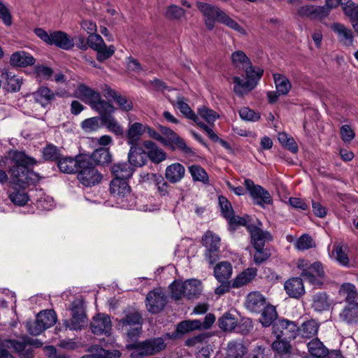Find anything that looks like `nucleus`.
I'll use <instances>...</instances> for the list:
<instances>
[{"instance_id": "obj_10", "label": "nucleus", "mask_w": 358, "mask_h": 358, "mask_svg": "<svg viewBox=\"0 0 358 358\" xmlns=\"http://www.w3.org/2000/svg\"><path fill=\"white\" fill-rule=\"evenodd\" d=\"M160 131L165 136L163 137V141H161L162 144L170 147L173 150L178 149L186 154L192 152V149L187 146L185 141L172 129L161 126Z\"/></svg>"}, {"instance_id": "obj_49", "label": "nucleus", "mask_w": 358, "mask_h": 358, "mask_svg": "<svg viewBox=\"0 0 358 358\" xmlns=\"http://www.w3.org/2000/svg\"><path fill=\"white\" fill-rule=\"evenodd\" d=\"M88 118L82 122V128L86 131H93L101 128L103 125L104 115Z\"/></svg>"}, {"instance_id": "obj_29", "label": "nucleus", "mask_w": 358, "mask_h": 358, "mask_svg": "<svg viewBox=\"0 0 358 358\" xmlns=\"http://www.w3.org/2000/svg\"><path fill=\"white\" fill-rule=\"evenodd\" d=\"M340 319L347 324L358 322V304H347L339 314Z\"/></svg>"}, {"instance_id": "obj_59", "label": "nucleus", "mask_w": 358, "mask_h": 358, "mask_svg": "<svg viewBox=\"0 0 358 358\" xmlns=\"http://www.w3.org/2000/svg\"><path fill=\"white\" fill-rule=\"evenodd\" d=\"M341 5L345 14L350 17L352 21L358 20V5L350 0Z\"/></svg>"}, {"instance_id": "obj_47", "label": "nucleus", "mask_w": 358, "mask_h": 358, "mask_svg": "<svg viewBox=\"0 0 358 358\" xmlns=\"http://www.w3.org/2000/svg\"><path fill=\"white\" fill-rule=\"evenodd\" d=\"M219 327L224 331H231L235 329L238 324L237 319L229 313H224L218 320Z\"/></svg>"}, {"instance_id": "obj_55", "label": "nucleus", "mask_w": 358, "mask_h": 358, "mask_svg": "<svg viewBox=\"0 0 358 358\" xmlns=\"http://www.w3.org/2000/svg\"><path fill=\"white\" fill-rule=\"evenodd\" d=\"M10 200L15 205L24 206L29 200V196L22 190H16L9 194Z\"/></svg>"}, {"instance_id": "obj_20", "label": "nucleus", "mask_w": 358, "mask_h": 358, "mask_svg": "<svg viewBox=\"0 0 358 358\" xmlns=\"http://www.w3.org/2000/svg\"><path fill=\"white\" fill-rule=\"evenodd\" d=\"M143 181L148 180L152 182L157 189L159 194L162 196H168L170 191V185L160 174L147 173L143 176Z\"/></svg>"}, {"instance_id": "obj_27", "label": "nucleus", "mask_w": 358, "mask_h": 358, "mask_svg": "<svg viewBox=\"0 0 358 358\" xmlns=\"http://www.w3.org/2000/svg\"><path fill=\"white\" fill-rule=\"evenodd\" d=\"M257 269L254 267H250L245 269L238 274L233 280L232 287L238 288L250 283L257 276Z\"/></svg>"}, {"instance_id": "obj_34", "label": "nucleus", "mask_w": 358, "mask_h": 358, "mask_svg": "<svg viewBox=\"0 0 358 358\" xmlns=\"http://www.w3.org/2000/svg\"><path fill=\"white\" fill-rule=\"evenodd\" d=\"M36 102L45 107L55 99V94L47 87H41L34 93Z\"/></svg>"}, {"instance_id": "obj_62", "label": "nucleus", "mask_w": 358, "mask_h": 358, "mask_svg": "<svg viewBox=\"0 0 358 358\" xmlns=\"http://www.w3.org/2000/svg\"><path fill=\"white\" fill-rule=\"evenodd\" d=\"M219 204L223 216L227 220L234 214V210L230 201L224 196L218 198Z\"/></svg>"}, {"instance_id": "obj_38", "label": "nucleus", "mask_w": 358, "mask_h": 358, "mask_svg": "<svg viewBox=\"0 0 358 358\" xmlns=\"http://www.w3.org/2000/svg\"><path fill=\"white\" fill-rule=\"evenodd\" d=\"M310 264L307 260L299 259L298 262L297 266L301 270V276L304 280L313 285H321L322 282L319 279H317L313 273L310 272Z\"/></svg>"}, {"instance_id": "obj_23", "label": "nucleus", "mask_w": 358, "mask_h": 358, "mask_svg": "<svg viewBox=\"0 0 358 358\" xmlns=\"http://www.w3.org/2000/svg\"><path fill=\"white\" fill-rule=\"evenodd\" d=\"M338 294L344 299L347 304H358V292L353 284L343 283L339 287Z\"/></svg>"}, {"instance_id": "obj_36", "label": "nucleus", "mask_w": 358, "mask_h": 358, "mask_svg": "<svg viewBox=\"0 0 358 358\" xmlns=\"http://www.w3.org/2000/svg\"><path fill=\"white\" fill-rule=\"evenodd\" d=\"M144 125L135 122L130 125L127 131L128 143L131 146H136L141 136L144 133Z\"/></svg>"}, {"instance_id": "obj_8", "label": "nucleus", "mask_w": 358, "mask_h": 358, "mask_svg": "<svg viewBox=\"0 0 358 358\" xmlns=\"http://www.w3.org/2000/svg\"><path fill=\"white\" fill-rule=\"evenodd\" d=\"M196 8L203 15L205 24L208 29L212 30L215 27L216 22H219L224 11L219 7L208 3L197 1Z\"/></svg>"}, {"instance_id": "obj_33", "label": "nucleus", "mask_w": 358, "mask_h": 358, "mask_svg": "<svg viewBox=\"0 0 358 358\" xmlns=\"http://www.w3.org/2000/svg\"><path fill=\"white\" fill-rule=\"evenodd\" d=\"M307 347L308 352L311 355L310 357L322 358L326 357L328 352L327 348L317 338H315L308 342Z\"/></svg>"}, {"instance_id": "obj_42", "label": "nucleus", "mask_w": 358, "mask_h": 358, "mask_svg": "<svg viewBox=\"0 0 358 358\" xmlns=\"http://www.w3.org/2000/svg\"><path fill=\"white\" fill-rule=\"evenodd\" d=\"M246 353V348L241 342L231 341L228 343L227 358H243Z\"/></svg>"}, {"instance_id": "obj_3", "label": "nucleus", "mask_w": 358, "mask_h": 358, "mask_svg": "<svg viewBox=\"0 0 358 358\" xmlns=\"http://www.w3.org/2000/svg\"><path fill=\"white\" fill-rule=\"evenodd\" d=\"M246 81L238 76L233 77L234 91L239 96H243L250 92L257 85L261 79L264 71L250 64L245 69Z\"/></svg>"}, {"instance_id": "obj_15", "label": "nucleus", "mask_w": 358, "mask_h": 358, "mask_svg": "<svg viewBox=\"0 0 358 358\" xmlns=\"http://www.w3.org/2000/svg\"><path fill=\"white\" fill-rule=\"evenodd\" d=\"M87 155H78L76 157H66L58 160L57 166L59 170L65 173L71 174L76 173L81 164H87Z\"/></svg>"}, {"instance_id": "obj_39", "label": "nucleus", "mask_w": 358, "mask_h": 358, "mask_svg": "<svg viewBox=\"0 0 358 358\" xmlns=\"http://www.w3.org/2000/svg\"><path fill=\"white\" fill-rule=\"evenodd\" d=\"M36 318L44 330L53 326L57 321V315L54 310H46L41 311Z\"/></svg>"}, {"instance_id": "obj_51", "label": "nucleus", "mask_w": 358, "mask_h": 358, "mask_svg": "<svg viewBox=\"0 0 358 358\" xmlns=\"http://www.w3.org/2000/svg\"><path fill=\"white\" fill-rule=\"evenodd\" d=\"M278 139L282 147L289 150L293 153L298 152L299 148L294 138L285 132H280L278 135Z\"/></svg>"}, {"instance_id": "obj_4", "label": "nucleus", "mask_w": 358, "mask_h": 358, "mask_svg": "<svg viewBox=\"0 0 358 358\" xmlns=\"http://www.w3.org/2000/svg\"><path fill=\"white\" fill-rule=\"evenodd\" d=\"M79 96L87 103L90 104L92 109L96 112H111V104L101 99L99 92L94 90L85 84H79L77 88Z\"/></svg>"}, {"instance_id": "obj_6", "label": "nucleus", "mask_w": 358, "mask_h": 358, "mask_svg": "<svg viewBox=\"0 0 358 358\" xmlns=\"http://www.w3.org/2000/svg\"><path fill=\"white\" fill-rule=\"evenodd\" d=\"M72 317L70 320H65L64 324L71 330H80L87 324V316L83 308L81 300L76 299L73 301L71 308Z\"/></svg>"}, {"instance_id": "obj_60", "label": "nucleus", "mask_w": 358, "mask_h": 358, "mask_svg": "<svg viewBox=\"0 0 358 358\" xmlns=\"http://www.w3.org/2000/svg\"><path fill=\"white\" fill-rule=\"evenodd\" d=\"M96 51V59L101 62L109 59L115 51L114 45L107 46L104 44L103 47L99 48Z\"/></svg>"}, {"instance_id": "obj_48", "label": "nucleus", "mask_w": 358, "mask_h": 358, "mask_svg": "<svg viewBox=\"0 0 358 358\" xmlns=\"http://www.w3.org/2000/svg\"><path fill=\"white\" fill-rule=\"evenodd\" d=\"M263 312L260 322L264 327H269L273 324L274 320L277 318V312L273 306L268 305L263 308Z\"/></svg>"}, {"instance_id": "obj_31", "label": "nucleus", "mask_w": 358, "mask_h": 358, "mask_svg": "<svg viewBox=\"0 0 358 358\" xmlns=\"http://www.w3.org/2000/svg\"><path fill=\"white\" fill-rule=\"evenodd\" d=\"M185 297L188 299H194L199 297L202 292L201 281L196 279H190L184 282Z\"/></svg>"}, {"instance_id": "obj_43", "label": "nucleus", "mask_w": 358, "mask_h": 358, "mask_svg": "<svg viewBox=\"0 0 358 358\" xmlns=\"http://www.w3.org/2000/svg\"><path fill=\"white\" fill-rule=\"evenodd\" d=\"M101 114L104 115L103 127H105L108 129V131L113 132L117 136H122L124 134V129L111 113Z\"/></svg>"}, {"instance_id": "obj_53", "label": "nucleus", "mask_w": 358, "mask_h": 358, "mask_svg": "<svg viewBox=\"0 0 358 358\" xmlns=\"http://www.w3.org/2000/svg\"><path fill=\"white\" fill-rule=\"evenodd\" d=\"M201 329V322L199 320H185L180 322L177 326V331L185 334L195 329Z\"/></svg>"}, {"instance_id": "obj_37", "label": "nucleus", "mask_w": 358, "mask_h": 358, "mask_svg": "<svg viewBox=\"0 0 358 358\" xmlns=\"http://www.w3.org/2000/svg\"><path fill=\"white\" fill-rule=\"evenodd\" d=\"M106 96L108 99L111 98L113 99L122 110L129 112L133 108V103L131 100L128 99L126 96L118 95L117 93L112 89L106 90Z\"/></svg>"}, {"instance_id": "obj_12", "label": "nucleus", "mask_w": 358, "mask_h": 358, "mask_svg": "<svg viewBox=\"0 0 358 358\" xmlns=\"http://www.w3.org/2000/svg\"><path fill=\"white\" fill-rule=\"evenodd\" d=\"M272 329L277 339L292 340L296 338L299 327L294 322L282 319L275 322Z\"/></svg>"}, {"instance_id": "obj_19", "label": "nucleus", "mask_w": 358, "mask_h": 358, "mask_svg": "<svg viewBox=\"0 0 358 358\" xmlns=\"http://www.w3.org/2000/svg\"><path fill=\"white\" fill-rule=\"evenodd\" d=\"M50 42L49 45H54L62 50H69L74 46L73 38L62 31H55L50 33Z\"/></svg>"}, {"instance_id": "obj_61", "label": "nucleus", "mask_w": 358, "mask_h": 358, "mask_svg": "<svg viewBox=\"0 0 358 358\" xmlns=\"http://www.w3.org/2000/svg\"><path fill=\"white\" fill-rule=\"evenodd\" d=\"M290 340L278 339L272 343V349L279 354L289 353L291 349Z\"/></svg>"}, {"instance_id": "obj_7", "label": "nucleus", "mask_w": 358, "mask_h": 358, "mask_svg": "<svg viewBox=\"0 0 358 358\" xmlns=\"http://www.w3.org/2000/svg\"><path fill=\"white\" fill-rule=\"evenodd\" d=\"M244 185L255 205L264 208L266 205L273 203L270 193L263 187L255 185L250 179H245Z\"/></svg>"}, {"instance_id": "obj_46", "label": "nucleus", "mask_w": 358, "mask_h": 358, "mask_svg": "<svg viewBox=\"0 0 358 358\" xmlns=\"http://www.w3.org/2000/svg\"><path fill=\"white\" fill-rule=\"evenodd\" d=\"M329 307L328 296L325 292H318L313 296L312 308L317 312L327 310Z\"/></svg>"}, {"instance_id": "obj_57", "label": "nucleus", "mask_w": 358, "mask_h": 358, "mask_svg": "<svg viewBox=\"0 0 358 358\" xmlns=\"http://www.w3.org/2000/svg\"><path fill=\"white\" fill-rule=\"evenodd\" d=\"M255 249V252L253 255L254 262L256 264L259 265L267 260L270 256L271 253L267 248H265L264 246L262 247H253Z\"/></svg>"}, {"instance_id": "obj_17", "label": "nucleus", "mask_w": 358, "mask_h": 358, "mask_svg": "<svg viewBox=\"0 0 358 358\" xmlns=\"http://www.w3.org/2000/svg\"><path fill=\"white\" fill-rule=\"evenodd\" d=\"M257 225H248V231L251 237V243L253 247H262L265 245L266 241H271L273 239L272 235L268 231L262 229V223L257 220Z\"/></svg>"}, {"instance_id": "obj_50", "label": "nucleus", "mask_w": 358, "mask_h": 358, "mask_svg": "<svg viewBox=\"0 0 358 358\" xmlns=\"http://www.w3.org/2000/svg\"><path fill=\"white\" fill-rule=\"evenodd\" d=\"M188 169L194 181L201 182L203 184L208 183V175L201 166L194 164L189 166Z\"/></svg>"}, {"instance_id": "obj_56", "label": "nucleus", "mask_w": 358, "mask_h": 358, "mask_svg": "<svg viewBox=\"0 0 358 358\" xmlns=\"http://www.w3.org/2000/svg\"><path fill=\"white\" fill-rule=\"evenodd\" d=\"M332 257L335 260L343 266H348L349 258L343 245H337L335 250L332 252Z\"/></svg>"}, {"instance_id": "obj_16", "label": "nucleus", "mask_w": 358, "mask_h": 358, "mask_svg": "<svg viewBox=\"0 0 358 358\" xmlns=\"http://www.w3.org/2000/svg\"><path fill=\"white\" fill-rule=\"evenodd\" d=\"M173 336L170 334H166L161 337H154L141 341L143 349L145 350V354L152 355L163 351L166 348V341L171 339Z\"/></svg>"}, {"instance_id": "obj_18", "label": "nucleus", "mask_w": 358, "mask_h": 358, "mask_svg": "<svg viewBox=\"0 0 358 358\" xmlns=\"http://www.w3.org/2000/svg\"><path fill=\"white\" fill-rule=\"evenodd\" d=\"M90 327L94 334L110 336L112 329L110 318L108 315L99 313L93 317Z\"/></svg>"}, {"instance_id": "obj_30", "label": "nucleus", "mask_w": 358, "mask_h": 358, "mask_svg": "<svg viewBox=\"0 0 358 358\" xmlns=\"http://www.w3.org/2000/svg\"><path fill=\"white\" fill-rule=\"evenodd\" d=\"M111 171L115 178L113 179L125 180L131 177L134 173V168L127 163H118L114 164Z\"/></svg>"}, {"instance_id": "obj_28", "label": "nucleus", "mask_w": 358, "mask_h": 358, "mask_svg": "<svg viewBox=\"0 0 358 358\" xmlns=\"http://www.w3.org/2000/svg\"><path fill=\"white\" fill-rule=\"evenodd\" d=\"M128 160L133 166H142L147 162L146 152L136 146H131L128 154Z\"/></svg>"}, {"instance_id": "obj_9", "label": "nucleus", "mask_w": 358, "mask_h": 358, "mask_svg": "<svg viewBox=\"0 0 358 358\" xmlns=\"http://www.w3.org/2000/svg\"><path fill=\"white\" fill-rule=\"evenodd\" d=\"M110 192L121 208H129L128 198L131 197L130 187L125 180L113 179L110 184Z\"/></svg>"}, {"instance_id": "obj_26", "label": "nucleus", "mask_w": 358, "mask_h": 358, "mask_svg": "<svg viewBox=\"0 0 358 358\" xmlns=\"http://www.w3.org/2000/svg\"><path fill=\"white\" fill-rule=\"evenodd\" d=\"M35 59L29 53L24 51H17L12 54L10 64L13 66L25 67L33 65Z\"/></svg>"}, {"instance_id": "obj_52", "label": "nucleus", "mask_w": 358, "mask_h": 358, "mask_svg": "<svg viewBox=\"0 0 358 358\" xmlns=\"http://www.w3.org/2000/svg\"><path fill=\"white\" fill-rule=\"evenodd\" d=\"M43 158L45 161H57L60 159L62 154L60 150L53 144H48L42 150Z\"/></svg>"}, {"instance_id": "obj_58", "label": "nucleus", "mask_w": 358, "mask_h": 358, "mask_svg": "<svg viewBox=\"0 0 358 358\" xmlns=\"http://www.w3.org/2000/svg\"><path fill=\"white\" fill-rule=\"evenodd\" d=\"M170 289L171 297L175 300H179L182 297L185 296L184 282L175 280L171 284Z\"/></svg>"}, {"instance_id": "obj_54", "label": "nucleus", "mask_w": 358, "mask_h": 358, "mask_svg": "<svg viewBox=\"0 0 358 358\" xmlns=\"http://www.w3.org/2000/svg\"><path fill=\"white\" fill-rule=\"evenodd\" d=\"M185 115V117L189 120H193L198 126L203 128L208 134L210 138L213 141H218L221 139L218 137V136L215 134L213 129L208 126L206 125L203 121H199V117H195V113H182Z\"/></svg>"}, {"instance_id": "obj_22", "label": "nucleus", "mask_w": 358, "mask_h": 358, "mask_svg": "<svg viewBox=\"0 0 358 358\" xmlns=\"http://www.w3.org/2000/svg\"><path fill=\"white\" fill-rule=\"evenodd\" d=\"M265 304L266 299L259 292H252L248 294L245 301V306L251 312H260L265 306Z\"/></svg>"}, {"instance_id": "obj_40", "label": "nucleus", "mask_w": 358, "mask_h": 358, "mask_svg": "<svg viewBox=\"0 0 358 358\" xmlns=\"http://www.w3.org/2000/svg\"><path fill=\"white\" fill-rule=\"evenodd\" d=\"M332 29L336 32L340 40L346 45H352L353 39L352 31L340 23H334Z\"/></svg>"}, {"instance_id": "obj_14", "label": "nucleus", "mask_w": 358, "mask_h": 358, "mask_svg": "<svg viewBox=\"0 0 358 358\" xmlns=\"http://www.w3.org/2000/svg\"><path fill=\"white\" fill-rule=\"evenodd\" d=\"M167 303L165 293L160 289L150 291L146 296V307L151 313L162 311Z\"/></svg>"}, {"instance_id": "obj_11", "label": "nucleus", "mask_w": 358, "mask_h": 358, "mask_svg": "<svg viewBox=\"0 0 358 358\" xmlns=\"http://www.w3.org/2000/svg\"><path fill=\"white\" fill-rule=\"evenodd\" d=\"M202 242L206 248V259L210 264H213L219 258L220 238L213 232L208 231L203 235Z\"/></svg>"}, {"instance_id": "obj_21", "label": "nucleus", "mask_w": 358, "mask_h": 358, "mask_svg": "<svg viewBox=\"0 0 358 358\" xmlns=\"http://www.w3.org/2000/svg\"><path fill=\"white\" fill-rule=\"evenodd\" d=\"M286 293L292 298H299L305 292L303 282L300 278H292L284 284Z\"/></svg>"}, {"instance_id": "obj_44", "label": "nucleus", "mask_w": 358, "mask_h": 358, "mask_svg": "<svg viewBox=\"0 0 358 358\" xmlns=\"http://www.w3.org/2000/svg\"><path fill=\"white\" fill-rule=\"evenodd\" d=\"M273 77L278 94L282 95L287 94L292 87L289 80L284 75L280 73H274Z\"/></svg>"}, {"instance_id": "obj_45", "label": "nucleus", "mask_w": 358, "mask_h": 358, "mask_svg": "<svg viewBox=\"0 0 358 358\" xmlns=\"http://www.w3.org/2000/svg\"><path fill=\"white\" fill-rule=\"evenodd\" d=\"M231 59L233 65L239 70H243L251 64L250 59L242 50L234 52L231 54Z\"/></svg>"}, {"instance_id": "obj_25", "label": "nucleus", "mask_w": 358, "mask_h": 358, "mask_svg": "<svg viewBox=\"0 0 358 358\" xmlns=\"http://www.w3.org/2000/svg\"><path fill=\"white\" fill-rule=\"evenodd\" d=\"M185 169L180 163H173L168 166L165 171V177L171 183L180 182L185 176Z\"/></svg>"}, {"instance_id": "obj_64", "label": "nucleus", "mask_w": 358, "mask_h": 358, "mask_svg": "<svg viewBox=\"0 0 358 358\" xmlns=\"http://www.w3.org/2000/svg\"><path fill=\"white\" fill-rule=\"evenodd\" d=\"M315 246L313 240L308 234L302 235L296 241V247L300 250L312 248Z\"/></svg>"}, {"instance_id": "obj_35", "label": "nucleus", "mask_w": 358, "mask_h": 358, "mask_svg": "<svg viewBox=\"0 0 358 358\" xmlns=\"http://www.w3.org/2000/svg\"><path fill=\"white\" fill-rule=\"evenodd\" d=\"M319 329L317 322L313 320H308L303 322L299 328L297 334L302 338H311L317 336Z\"/></svg>"}, {"instance_id": "obj_5", "label": "nucleus", "mask_w": 358, "mask_h": 358, "mask_svg": "<svg viewBox=\"0 0 358 358\" xmlns=\"http://www.w3.org/2000/svg\"><path fill=\"white\" fill-rule=\"evenodd\" d=\"M86 161L87 164H81L77 171L78 179L83 185L92 187L98 184L102 176L95 169L94 164L92 162V159L88 155Z\"/></svg>"}, {"instance_id": "obj_41", "label": "nucleus", "mask_w": 358, "mask_h": 358, "mask_svg": "<svg viewBox=\"0 0 358 358\" xmlns=\"http://www.w3.org/2000/svg\"><path fill=\"white\" fill-rule=\"evenodd\" d=\"M92 159V163H96L100 165L108 164L112 161V155H110L108 149L101 148L94 150L90 156Z\"/></svg>"}, {"instance_id": "obj_13", "label": "nucleus", "mask_w": 358, "mask_h": 358, "mask_svg": "<svg viewBox=\"0 0 358 358\" xmlns=\"http://www.w3.org/2000/svg\"><path fill=\"white\" fill-rule=\"evenodd\" d=\"M122 328L127 331L129 338L137 337L141 331L142 317L136 311L128 312L120 320Z\"/></svg>"}, {"instance_id": "obj_1", "label": "nucleus", "mask_w": 358, "mask_h": 358, "mask_svg": "<svg viewBox=\"0 0 358 358\" xmlns=\"http://www.w3.org/2000/svg\"><path fill=\"white\" fill-rule=\"evenodd\" d=\"M11 163L8 171L10 184L24 189L39 180L38 174L29 169L36 164L35 159L26 155L23 152L17 151L11 158Z\"/></svg>"}, {"instance_id": "obj_63", "label": "nucleus", "mask_w": 358, "mask_h": 358, "mask_svg": "<svg viewBox=\"0 0 358 358\" xmlns=\"http://www.w3.org/2000/svg\"><path fill=\"white\" fill-rule=\"evenodd\" d=\"M185 15V10L180 7L171 5L168 7L165 17L169 20H179Z\"/></svg>"}, {"instance_id": "obj_24", "label": "nucleus", "mask_w": 358, "mask_h": 358, "mask_svg": "<svg viewBox=\"0 0 358 358\" xmlns=\"http://www.w3.org/2000/svg\"><path fill=\"white\" fill-rule=\"evenodd\" d=\"M143 146L148 150V152H146L147 159L149 158L152 162L159 164L166 159V152L159 148L152 141H145Z\"/></svg>"}, {"instance_id": "obj_32", "label": "nucleus", "mask_w": 358, "mask_h": 358, "mask_svg": "<svg viewBox=\"0 0 358 358\" xmlns=\"http://www.w3.org/2000/svg\"><path fill=\"white\" fill-rule=\"evenodd\" d=\"M231 274L232 266L229 262H221L214 267V275L219 282L227 281Z\"/></svg>"}, {"instance_id": "obj_2", "label": "nucleus", "mask_w": 358, "mask_h": 358, "mask_svg": "<svg viewBox=\"0 0 358 358\" xmlns=\"http://www.w3.org/2000/svg\"><path fill=\"white\" fill-rule=\"evenodd\" d=\"M42 345L39 340L28 336L23 337L21 341L13 339L4 340L0 343V358H13L7 350L3 348V347L13 349L21 358H33L31 347L39 348Z\"/></svg>"}]
</instances>
